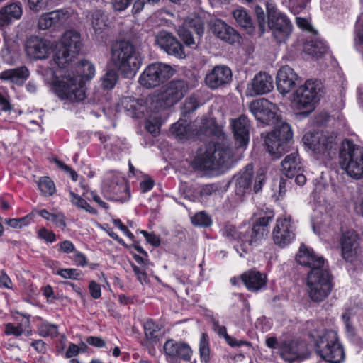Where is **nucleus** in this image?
<instances>
[{"mask_svg":"<svg viewBox=\"0 0 363 363\" xmlns=\"http://www.w3.org/2000/svg\"><path fill=\"white\" fill-rule=\"evenodd\" d=\"M142 233L145 238L146 240L153 246H159L160 244V240L158 236L154 233H149L145 230H141Z\"/></svg>","mask_w":363,"mask_h":363,"instance_id":"13d9d810","label":"nucleus"},{"mask_svg":"<svg viewBox=\"0 0 363 363\" xmlns=\"http://www.w3.org/2000/svg\"><path fill=\"white\" fill-rule=\"evenodd\" d=\"M310 0H289V8L296 14L306 8Z\"/></svg>","mask_w":363,"mask_h":363,"instance_id":"603ef678","label":"nucleus"},{"mask_svg":"<svg viewBox=\"0 0 363 363\" xmlns=\"http://www.w3.org/2000/svg\"><path fill=\"white\" fill-rule=\"evenodd\" d=\"M164 350L168 357L169 363H180L182 345L173 340L167 341L164 345Z\"/></svg>","mask_w":363,"mask_h":363,"instance_id":"72a5a7b5","label":"nucleus"},{"mask_svg":"<svg viewBox=\"0 0 363 363\" xmlns=\"http://www.w3.org/2000/svg\"><path fill=\"white\" fill-rule=\"evenodd\" d=\"M118 80L117 70L108 69L101 78V86L104 89H113Z\"/></svg>","mask_w":363,"mask_h":363,"instance_id":"c9c22d12","label":"nucleus"},{"mask_svg":"<svg viewBox=\"0 0 363 363\" xmlns=\"http://www.w3.org/2000/svg\"><path fill=\"white\" fill-rule=\"evenodd\" d=\"M26 318V320L24 323H21L17 326H15L12 323H7L5 325V334L7 335H15L16 337H18L21 335L25 329L28 327H29L30 321H29V316L24 315Z\"/></svg>","mask_w":363,"mask_h":363,"instance_id":"58836bf2","label":"nucleus"},{"mask_svg":"<svg viewBox=\"0 0 363 363\" xmlns=\"http://www.w3.org/2000/svg\"><path fill=\"white\" fill-rule=\"evenodd\" d=\"M277 106L264 98L253 101L250 104V110L255 118L263 124H273L279 118L277 115Z\"/></svg>","mask_w":363,"mask_h":363,"instance_id":"f3484780","label":"nucleus"},{"mask_svg":"<svg viewBox=\"0 0 363 363\" xmlns=\"http://www.w3.org/2000/svg\"><path fill=\"white\" fill-rule=\"evenodd\" d=\"M233 155L232 147L223 140L221 143H208L204 151L200 150L196 160L203 169L223 171L231 167Z\"/></svg>","mask_w":363,"mask_h":363,"instance_id":"20e7f679","label":"nucleus"},{"mask_svg":"<svg viewBox=\"0 0 363 363\" xmlns=\"http://www.w3.org/2000/svg\"><path fill=\"white\" fill-rule=\"evenodd\" d=\"M35 211L19 218H9L5 220V223L13 228H21L23 226L28 225L35 216Z\"/></svg>","mask_w":363,"mask_h":363,"instance_id":"4c0bfd02","label":"nucleus"},{"mask_svg":"<svg viewBox=\"0 0 363 363\" xmlns=\"http://www.w3.org/2000/svg\"><path fill=\"white\" fill-rule=\"evenodd\" d=\"M323 84L318 80L308 79L297 88L293 94V103L297 110L311 113L321 97Z\"/></svg>","mask_w":363,"mask_h":363,"instance_id":"1a4fd4ad","label":"nucleus"},{"mask_svg":"<svg viewBox=\"0 0 363 363\" xmlns=\"http://www.w3.org/2000/svg\"><path fill=\"white\" fill-rule=\"evenodd\" d=\"M316 346L317 354L324 360L331 363H340L344 359V351L338 342L337 334L334 330H324L318 335L311 333Z\"/></svg>","mask_w":363,"mask_h":363,"instance_id":"0eeeda50","label":"nucleus"},{"mask_svg":"<svg viewBox=\"0 0 363 363\" xmlns=\"http://www.w3.org/2000/svg\"><path fill=\"white\" fill-rule=\"evenodd\" d=\"M38 333L42 337H55L58 335V327L57 325L48 322L42 323L38 328Z\"/></svg>","mask_w":363,"mask_h":363,"instance_id":"79ce46f5","label":"nucleus"},{"mask_svg":"<svg viewBox=\"0 0 363 363\" xmlns=\"http://www.w3.org/2000/svg\"><path fill=\"white\" fill-rule=\"evenodd\" d=\"M328 49L326 43L318 38L306 42L303 47V50L306 54L315 58H319L326 53Z\"/></svg>","mask_w":363,"mask_h":363,"instance_id":"7c9ffc66","label":"nucleus"},{"mask_svg":"<svg viewBox=\"0 0 363 363\" xmlns=\"http://www.w3.org/2000/svg\"><path fill=\"white\" fill-rule=\"evenodd\" d=\"M162 119L159 116H150L145 122L146 130L153 136L160 133Z\"/></svg>","mask_w":363,"mask_h":363,"instance_id":"ea45409f","label":"nucleus"},{"mask_svg":"<svg viewBox=\"0 0 363 363\" xmlns=\"http://www.w3.org/2000/svg\"><path fill=\"white\" fill-rule=\"evenodd\" d=\"M341 253L347 262H352L355 258L359 247L358 236L354 231H347L341 238Z\"/></svg>","mask_w":363,"mask_h":363,"instance_id":"4be33fe9","label":"nucleus"},{"mask_svg":"<svg viewBox=\"0 0 363 363\" xmlns=\"http://www.w3.org/2000/svg\"><path fill=\"white\" fill-rule=\"evenodd\" d=\"M82 43L80 34L74 30H68L62 35L55 55L59 68L69 65L79 53Z\"/></svg>","mask_w":363,"mask_h":363,"instance_id":"f8f14e48","label":"nucleus"},{"mask_svg":"<svg viewBox=\"0 0 363 363\" xmlns=\"http://www.w3.org/2000/svg\"><path fill=\"white\" fill-rule=\"evenodd\" d=\"M211 29L218 38L230 44H233L239 40V35L235 30L220 19L211 22Z\"/></svg>","mask_w":363,"mask_h":363,"instance_id":"a878e982","label":"nucleus"},{"mask_svg":"<svg viewBox=\"0 0 363 363\" xmlns=\"http://www.w3.org/2000/svg\"><path fill=\"white\" fill-rule=\"evenodd\" d=\"M86 18L97 33H101L106 26V16L101 10L96 9L90 11Z\"/></svg>","mask_w":363,"mask_h":363,"instance_id":"473e14b6","label":"nucleus"},{"mask_svg":"<svg viewBox=\"0 0 363 363\" xmlns=\"http://www.w3.org/2000/svg\"><path fill=\"white\" fill-rule=\"evenodd\" d=\"M145 334L147 339L154 340L159 335L160 328L152 320H147L144 324Z\"/></svg>","mask_w":363,"mask_h":363,"instance_id":"49530a36","label":"nucleus"},{"mask_svg":"<svg viewBox=\"0 0 363 363\" xmlns=\"http://www.w3.org/2000/svg\"><path fill=\"white\" fill-rule=\"evenodd\" d=\"M272 125L274 130L267 134L264 143L267 151L274 157L279 158L287 151L293 133L289 123L279 118Z\"/></svg>","mask_w":363,"mask_h":363,"instance_id":"6e6552de","label":"nucleus"},{"mask_svg":"<svg viewBox=\"0 0 363 363\" xmlns=\"http://www.w3.org/2000/svg\"><path fill=\"white\" fill-rule=\"evenodd\" d=\"M57 274L65 279H78L82 272L76 269H61L57 271Z\"/></svg>","mask_w":363,"mask_h":363,"instance_id":"09e8293b","label":"nucleus"},{"mask_svg":"<svg viewBox=\"0 0 363 363\" xmlns=\"http://www.w3.org/2000/svg\"><path fill=\"white\" fill-rule=\"evenodd\" d=\"M40 191L45 196H51L55 192V186L50 177H41L38 182Z\"/></svg>","mask_w":363,"mask_h":363,"instance_id":"37998d69","label":"nucleus"},{"mask_svg":"<svg viewBox=\"0 0 363 363\" xmlns=\"http://www.w3.org/2000/svg\"><path fill=\"white\" fill-rule=\"evenodd\" d=\"M199 352L202 361L206 362L210 358V350L208 341V335L206 333H202L200 343H199Z\"/></svg>","mask_w":363,"mask_h":363,"instance_id":"a18cd8bd","label":"nucleus"},{"mask_svg":"<svg viewBox=\"0 0 363 363\" xmlns=\"http://www.w3.org/2000/svg\"><path fill=\"white\" fill-rule=\"evenodd\" d=\"M25 49L29 57L36 60L45 58L49 51L46 42L37 37L29 38L26 43Z\"/></svg>","mask_w":363,"mask_h":363,"instance_id":"bb28decb","label":"nucleus"},{"mask_svg":"<svg viewBox=\"0 0 363 363\" xmlns=\"http://www.w3.org/2000/svg\"><path fill=\"white\" fill-rule=\"evenodd\" d=\"M194 225L206 228L212 224L211 217L205 212L200 211L190 217Z\"/></svg>","mask_w":363,"mask_h":363,"instance_id":"a19ab883","label":"nucleus"},{"mask_svg":"<svg viewBox=\"0 0 363 363\" xmlns=\"http://www.w3.org/2000/svg\"><path fill=\"white\" fill-rule=\"evenodd\" d=\"M232 130L236 143L240 147H245L249 142L251 125L245 115L233 119L230 123Z\"/></svg>","mask_w":363,"mask_h":363,"instance_id":"a211bd4d","label":"nucleus"},{"mask_svg":"<svg viewBox=\"0 0 363 363\" xmlns=\"http://www.w3.org/2000/svg\"><path fill=\"white\" fill-rule=\"evenodd\" d=\"M50 0H28V6L34 12L46 9Z\"/></svg>","mask_w":363,"mask_h":363,"instance_id":"3c124183","label":"nucleus"},{"mask_svg":"<svg viewBox=\"0 0 363 363\" xmlns=\"http://www.w3.org/2000/svg\"><path fill=\"white\" fill-rule=\"evenodd\" d=\"M80 350L81 349L79 346L74 343H71L69 344V348L66 352L65 357L66 358H72L75 357L79 353Z\"/></svg>","mask_w":363,"mask_h":363,"instance_id":"338daca9","label":"nucleus"},{"mask_svg":"<svg viewBox=\"0 0 363 363\" xmlns=\"http://www.w3.org/2000/svg\"><path fill=\"white\" fill-rule=\"evenodd\" d=\"M86 342L96 347H104L106 345L105 341L99 337L90 336L87 338Z\"/></svg>","mask_w":363,"mask_h":363,"instance_id":"69168bd1","label":"nucleus"},{"mask_svg":"<svg viewBox=\"0 0 363 363\" xmlns=\"http://www.w3.org/2000/svg\"><path fill=\"white\" fill-rule=\"evenodd\" d=\"M174 72V69L167 64L152 63L142 72L139 82L145 88H154L172 77Z\"/></svg>","mask_w":363,"mask_h":363,"instance_id":"ddd939ff","label":"nucleus"},{"mask_svg":"<svg viewBox=\"0 0 363 363\" xmlns=\"http://www.w3.org/2000/svg\"><path fill=\"white\" fill-rule=\"evenodd\" d=\"M159 1L160 0H135L133 5L132 13L133 15L138 14L143 10L145 5H153L159 2Z\"/></svg>","mask_w":363,"mask_h":363,"instance_id":"8fccbe9b","label":"nucleus"},{"mask_svg":"<svg viewBox=\"0 0 363 363\" xmlns=\"http://www.w3.org/2000/svg\"><path fill=\"white\" fill-rule=\"evenodd\" d=\"M89 289L91 296L93 298L97 299L100 298L101 295V290L100 285L95 281H91L89 285Z\"/></svg>","mask_w":363,"mask_h":363,"instance_id":"4d7b16f0","label":"nucleus"},{"mask_svg":"<svg viewBox=\"0 0 363 363\" xmlns=\"http://www.w3.org/2000/svg\"><path fill=\"white\" fill-rule=\"evenodd\" d=\"M22 13V7L19 3H13L2 7L0 10V28L10 24L13 20L19 19Z\"/></svg>","mask_w":363,"mask_h":363,"instance_id":"c85d7f7f","label":"nucleus"},{"mask_svg":"<svg viewBox=\"0 0 363 363\" xmlns=\"http://www.w3.org/2000/svg\"><path fill=\"white\" fill-rule=\"evenodd\" d=\"M180 121L181 119H179L177 122L174 123L169 130L170 135L178 141L182 140V123Z\"/></svg>","mask_w":363,"mask_h":363,"instance_id":"6e6d98bb","label":"nucleus"},{"mask_svg":"<svg viewBox=\"0 0 363 363\" xmlns=\"http://www.w3.org/2000/svg\"><path fill=\"white\" fill-rule=\"evenodd\" d=\"M241 281L251 291H257L266 284V277L258 271L249 270L241 275Z\"/></svg>","mask_w":363,"mask_h":363,"instance_id":"cd10ccee","label":"nucleus"},{"mask_svg":"<svg viewBox=\"0 0 363 363\" xmlns=\"http://www.w3.org/2000/svg\"><path fill=\"white\" fill-rule=\"evenodd\" d=\"M296 226L290 216H285L277 220L272 231V238L275 245L284 247L295 239Z\"/></svg>","mask_w":363,"mask_h":363,"instance_id":"2eb2a0df","label":"nucleus"},{"mask_svg":"<svg viewBox=\"0 0 363 363\" xmlns=\"http://www.w3.org/2000/svg\"><path fill=\"white\" fill-rule=\"evenodd\" d=\"M121 105L128 112L134 116L135 115V111L138 109V102L133 98H125L121 100Z\"/></svg>","mask_w":363,"mask_h":363,"instance_id":"de8ad7c7","label":"nucleus"},{"mask_svg":"<svg viewBox=\"0 0 363 363\" xmlns=\"http://www.w3.org/2000/svg\"><path fill=\"white\" fill-rule=\"evenodd\" d=\"M274 212L269 208L262 211L256 219L252 228H237L233 225H226L222 233L224 237L231 241H238L240 243L244 252H247L252 246L267 236L269 230V223L273 220Z\"/></svg>","mask_w":363,"mask_h":363,"instance_id":"7ed1b4c3","label":"nucleus"},{"mask_svg":"<svg viewBox=\"0 0 363 363\" xmlns=\"http://www.w3.org/2000/svg\"><path fill=\"white\" fill-rule=\"evenodd\" d=\"M269 28L278 42L285 40L291 32V24L286 15L277 12L273 6H267Z\"/></svg>","mask_w":363,"mask_h":363,"instance_id":"dca6fc26","label":"nucleus"},{"mask_svg":"<svg viewBox=\"0 0 363 363\" xmlns=\"http://www.w3.org/2000/svg\"><path fill=\"white\" fill-rule=\"evenodd\" d=\"M38 235L40 238L45 240L49 242H52L55 240V235L51 232L48 231L45 228H42L38 231Z\"/></svg>","mask_w":363,"mask_h":363,"instance_id":"680f3d73","label":"nucleus"},{"mask_svg":"<svg viewBox=\"0 0 363 363\" xmlns=\"http://www.w3.org/2000/svg\"><path fill=\"white\" fill-rule=\"evenodd\" d=\"M232 77L231 70L226 66L215 67L211 73L206 76V85L213 89L228 84Z\"/></svg>","mask_w":363,"mask_h":363,"instance_id":"412c9836","label":"nucleus"},{"mask_svg":"<svg viewBox=\"0 0 363 363\" xmlns=\"http://www.w3.org/2000/svg\"><path fill=\"white\" fill-rule=\"evenodd\" d=\"M183 106L186 113H190L195 111L199 107L198 99L195 95L188 97Z\"/></svg>","mask_w":363,"mask_h":363,"instance_id":"864d4df0","label":"nucleus"},{"mask_svg":"<svg viewBox=\"0 0 363 363\" xmlns=\"http://www.w3.org/2000/svg\"><path fill=\"white\" fill-rule=\"evenodd\" d=\"M356 46L363 52V22L359 24L356 37Z\"/></svg>","mask_w":363,"mask_h":363,"instance_id":"0e129e2a","label":"nucleus"},{"mask_svg":"<svg viewBox=\"0 0 363 363\" xmlns=\"http://www.w3.org/2000/svg\"><path fill=\"white\" fill-rule=\"evenodd\" d=\"M156 42L167 54L181 57L182 45L171 33L166 31L160 32L156 36Z\"/></svg>","mask_w":363,"mask_h":363,"instance_id":"b1692460","label":"nucleus"},{"mask_svg":"<svg viewBox=\"0 0 363 363\" xmlns=\"http://www.w3.org/2000/svg\"><path fill=\"white\" fill-rule=\"evenodd\" d=\"M296 259L299 264L311 269L307 277L310 298L314 302L323 301L329 296L333 289L332 278L329 272L325 268L323 257L302 244Z\"/></svg>","mask_w":363,"mask_h":363,"instance_id":"f257e3e1","label":"nucleus"},{"mask_svg":"<svg viewBox=\"0 0 363 363\" xmlns=\"http://www.w3.org/2000/svg\"><path fill=\"white\" fill-rule=\"evenodd\" d=\"M30 72L26 66L6 70L2 72L1 78L15 84H23L29 77Z\"/></svg>","mask_w":363,"mask_h":363,"instance_id":"2f4dec72","label":"nucleus"},{"mask_svg":"<svg viewBox=\"0 0 363 363\" xmlns=\"http://www.w3.org/2000/svg\"><path fill=\"white\" fill-rule=\"evenodd\" d=\"M182 98V81L172 80L166 84L163 91L154 94L151 106L157 111L173 106Z\"/></svg>","mask_w":363,"mask_h":363,"instance_id":"4468645a","label":"nucleus"},{"mask_svg":"<svg viewBox=\"0 0 363 363\" xmlns=\"http://www.w3.org/2000/svg\"><path fill=\"white\" fill-rule=\"evenodd\" d=\"M352 316V313L350 311H347L342 315V320L345 323L346 329L348 333L353 334L354 332V328H353L352 323L350 321Z\"/></svg>","mask_w":363,"mask_h":363,"instance_id":"bf43d9fd","label":"nucleus"},{"mask_svg":"<svg viewBox=\"0 0 363 363\" xmlns=\"http://www.w3.org/2000/svg\"><path fill=\"white\" fill-rule=\"evenodd\" d=\"M132 0H111V4L115 11H123L131 4Z\"/></svg>","mask_w":363,"mask_h":363,"instance_id":"5fc2aeb1","label":"nucleus"},{"mask_svg":"<svg viewBox=\"0 0 363 363\" xmlns=\"http://www.w3.org/2000/svg\"><path fill=\"white\" fill-rule=\"evenodd\" d=\"M71 202L73 205L76 206L79 208L85 210L86 211L91 213H96V210L92 208L83 198L76 194L73 191H70Z\"/></svg>","mask_w":363,"mask_h":363,"instance_id":"c03bdc74","label":"nucleus"},{"mask_svg":"<svg viewBox=\"0 0 363 363\" xmlns=\"http://www.w3.org/2000/svg\"><path fill=\"white\" fill-rule=\"evenodd\" d=\"M340 165L342 170L355 179L363 178V147L345 139L340 149Z\"/></svg>","mask_w":363,"mask_h":363,"instance_id":"423d86ee","label":"nucleus"},{"mask_svg":"<svg viewBox=\"0 0 363 363\" xmlns=\"http://www.w3.org/2000/svg\"><path fill=\"white\" fill-rule=\"evenodd\" d=\"M273 87L272 77L266 72H259L252 80L249 91L252 96L262 95L270 92Z\"/></svg>","mask_w":363,"mask_h":363,"instance_id":"393cba45","label":"nucleus"},{"mask_svg":"<svg viewBox=\"0 0 363 363\" xmlns=\"http://www.w3.org/2000/svg\"><path fill=\"white\" fill-rule=\"evenodd\" d=\"M304 145L310 149L318 159L331 160L338 148L337 136L333 133L306 134L303 138Z\"/></svg>","mask_w":363,"mask_h":363,"instance_id":"9d476101","label":"nucleus"},{"mask_svg":"<svg viewBox=\"0 0 363 363\" xmlns=\"http://www.w3.org/2000/svg\"><path fill=\"white\" fill-rule=\"evenodd\" d=\"M266 345L269 348L277 350L280 357L289 363L301 362L308 357L306 344L298 340L278 341L277 337H270L266 340Z\"/></svg>","mask_w":363,"mask_h":363,"instance_id":"9b49d317","label":"nucleus"},{"mask_svg":"<svg viewBox=\"0 0 363 363\" xmlns=\"http://www.w3.org/2000/svg\"><path fill=\"white\" fill-rule=\"evenodd\" d=\"M298 75L288 65L281 67L277 74V88L279 93L286 94L294 87Z\"/></svg>","mask_w":363,"mask_h":363,"instance_id":"6ab92c4d","label":"nucleus"},{"mask_svg":"<svg viewBox=\"0 0 363 363\" xmlns=\"http://www.w3.org/2000/svg\"><path fill=\"white\" fill-rule=\"evenodd\" d=\"M12 281L4 271H0V287L12 289Z\"/></svg>","mask_w":363,"mask_h":363,"instance_id":"052dcab7","label":"nucleus"},{"mask_svg":"<svg viewBox=\"0 0 363 363\" xmlns=\"http://www.w3.org/2000/svg\"><path fill=\"white\" fill-rule=\"evenodd\" d=\"M153 186L154 181L150 178H147L140 183V189L143 193H145L151 190Z\"/></svg>","mask_w":363,"mask_h":363,"instance_id":"774afa93","label":"nucleus"},{"mask_svg":"<svg viewBox=\"0 0 363 363\" xmlns=\"http://www.w3.org/2000/svg\"><path fill=\"white\" fill-rule=\"evenodd\" d=\"M183 43H184L186 45L191 47V48H196V43L194 40V38L192 36V34L186 30L183 29Z\"/></svg>","mask_w":363,"mask_h":363,"instance_id":"e2e57ef3","label":"nucleus"},{"mask_svg":"<svg viewBox=\"0 0 363 363\" xmlns=\"http://www.w3.org/2000/svg\"><path fill=\"white\" fill-rule=\"evenodd\" d=\"M69 18V12L63 9L55 10L42 14L38 21L40 30H47L60 26Z\"/></svg>","mask_w":363,"mask_h":363,"instance_id":"5701e85b","label":"nucleus"},{"mask_svg":"<svg viewBox=\"0 0 363 363\" xmlns=\"http://www.w3.org/2000/svg\"><path fill=\"white\" fill-rule=\"evenodd\" d=\"M111 62L122 75L131 77L139 69L142 58L132 43L121 40L111 46Z\"/></svg>","mask_w":363,"mask_h":363,"instance_id":"39448f33","label":"nucleus"},{"mask_svg":"<svg viewBox=\"0 0 363 363\" xmlns=\"http://www.w3.org/2000/svg\"><path fill=\"white\" fill-rule=\"evenodd\" d=\"M57 78L56 91L61 99L72 101H82L86 93L84 80L95 75V67L89 61H82L74 67H61L55 72Z\"/></svg>","mask_w":363,"mask_h":363,"instance_id":"f03ea898","label":"nucleus"},{"mask_svg":"<svg viewBox=\"0 0 363 363\" xmlns=\"http://www.w3.org/2000/svg\"><path fill=\"white\" fill-rule=\"evenodd\" d=\"M233 16L236 22L245 28H250L252 26L251 17L243 9H238L233 12Z\"/></svg>","mask_w":363,"mask_h":363,"instance_id":"f704fd0d","label":"nucleus"},{"mask_svg":"<svg viewBox=\"0 0 363 363\" xmlns=\"http://www.w3.org/2000/svg\"><path fill=\"white\" fill-rule=\"evenodd\" d=\"M184 26L193 28L198 35H201L203 33L204 23L202 19L196 14L187 17L184 21Z\"/></svg>","mask_w":363,"mask_h":363,"instance_id":"e433bc0d","label":"nucleus"},{"mask_svg":"<svg viewBox=\"0 0 363 363\" xmlns=\"http://www.w3.org/2000/svg\"><path fill=\"white\" fill-rule=\"evenodd\" d=\"M252 173V167L249 164L244 172L236 177L235 196L237 202L243 201L245 196L250 193Z\"/></svg>","mask_w":363,"mask_h":363,"instance_id":"aec40b11","label":"nucleus"},{"mask_svg":"<svg viewBox=\"0 0 363 363\" xmlns=\"http://www.w3.org/2000/svg\"><path fill=\"white\" fill-rule=\"evenodd\" d=\"M281 170L288 178L294 177L301 171L302 165L296 151L287 155L281 162Z\"/></svg>","mask_w":363,"mask_h":363,"instance_id":"c756f323","label":"nucleus"}]
</instances>
